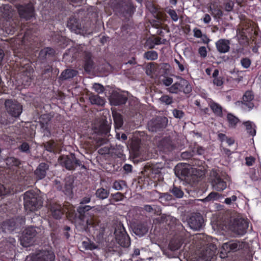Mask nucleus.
I'll list each match as a JSON object with an SVG mask.
<instances>
[{
	"label": "nucleus",
	"mask_w": 261,
	"mask_h": 261,
	"mask_svg": "<svg viewBox=\"0 0 261 261\" xmlns=\"http://www.w3.org/2000/svg\"><path fill=\"white\" fill-rule=\"evenodd\" d=\"M239 17L240 23L237 33L240 44L247 45L249 41L255 43L258 33L254 29L253 21L244 14H240Z\"/></svg>",
	"instance_id": "obj_1"
},
{
	"label": "nucleus",
	"mask_w": 261,
	"mask_h": 261,
	"mask_svg": "<svg viewBox=\"0 0 261 261\" xmlns=\"http://www.w3.org/2000/svg\"><path fill=\"white\" fill-rule=\"evenodd\" d=\"M18 41V47L13 49L15 59L18 58V56H16L15 50H18L19 51L18 55H21V57H23V55L29 56L31 54L37 51L36 49L41 45L39 38L34 34V32L30 28L26 29L23 38ZM16 42H17V40H16Z\"/></svg>",
	"instance_id": "obj_2"
},
{
	"label": "nucleus",
	"mask_w": 261,
	"mask_h": 261,
	"mask_svg": "<svg viewBox=\"0 0 261 261\" xmlns=\"http://www.w3.org/2000/svg\"><path fill=\"white\" fill-rule=\"evenodd\" d=\"M16 56L18 58L15 60V65L14 70L15 73L17 74V77H20L21 83L24 87L30 85L32 82V73L34 69L31 66L32 62L27 56V55H19L18 50H15Z\"/></svg>",
	"instance_id": "obj_3"
},
{
	"label": "nucleus",
	"mask_w": 261,
	"mask_h": 261,
	"mask_svg": "<svg viewBox=\"0 0 261 261\" xmlns=\"http://www.w3.org/2000/svg\"><path fill=\"white\" fill-rule=\"evenodd\" d=\"M161 168L155 165L146 168L143 175L139 177L138 184L142 188H151L157 186V181L159 180Z\"/></svg>",
	"instance_id": "obj_4"
},
{
	"label": "nucleus",
	"mask_w": 261,
	"mask_h": 261,
	"mask_svg": "<svg viewBox=\"0 0 261 261\" xmlns=\"http://www.w3.org/2000/svg\"><path fill=\"white\" fill-rule=\"evenodd\" d=\"M23 200L25 209L30 212L37 210L43 204L41 198L33 190H29L24 193Z\"/></svg>",
	"instance_id": "obj_5"
},
{
	"label": "nucleus",
	"mask_w": 261,
	"mask_h": 261,
	"mask_svg": "<svg viewBox=\"0 0 261 261\" xmlns=\"http://www.w3.org/2000/svg\"><path fill=\"white\" fill-rule=\"evenodd\" d=\"M92 207L90 205H80L77 208V212L79 219L83 222H85L87 226L89 227L96 228L98 226V222L90 214V210Z\"/></svg>",
	"instance_id": "obj_6"
},
{
	"label": "nucleus",
	"mask_w": 261,
	"mask_h": 261,
	"mask_svg": "<svg viewBox=\"0 0 261 261\" xmlns=\"http://www.w3.org/2000/svg\"><path fill=\"white\" fill-rule=\"evenodd\" d=\"M30 261H55L56 256L50 248L38 249L29 255Z\"/></svg>",
	"instance_id": "obj_7"
},
{
	"label": "nucleus",
	"mask_w": 261,
	"mask_h": 261,
	"mask_svg": "<svg viewBox=\"0 0 261 261\" xmlns=\"http://www.w3.org/2000/svg\"><path fill=\"white\" fill-rule=\"evenodd\" d=\"M245 242L238 240H231L222 245L221 251L220 252V257L225 258L227 257V253L230 252H236L245 247Z\"/></svg>",
	"instance_id": "obj_8"
},
{
	"label": "nucleus",
	"mask_w": 261,
	"mask_h": 261,
	"mask_svg": "<svg viewBox=\"0 0 261 261\" xmlns=\"http://www.w3.org/2000/svg\"><path fill=\"white\" fill-rule=\"evenodd\" d=\"M211 184L213 189L217 191L221 192L227 187L226 175L223 173H219L216 170H212L211 173Z\"/></svg>",
	"instance_id": "obj_9"
},
{
	"label": "nucleus",
	"mask_w": 261,
	"mask_h": 261,
	"mask_svg": "<svg viewBox=\"0 0 261 261\" xmlns=\"http://www.w3.org/2000/svg\"><path fill=\"white\" fill-rule=\"evenodd\" d=\"M117 243L122 247L127 248L130 245V239L122 225H119L115 230Z\"/></svg>",
	"instance_id": "obj_10"
},
{
	"label": "nucleus",
	"mask_w": 261,
	"mask_h": 261,
	"mask_svg": "<svg viewBox=\"0 0 261 261\" xmlns=\"http://www.w3.org/2000/svg\"><path fill=\"white\" fill-rule=\"evenodd\" d=\"M8 114L11 117L18 118L22 112V106L16 100L7 99L5 102Z\"/></svg>",
	"instance_id": "obj_11"
},
{
	"label": "nucleus",
	"mask_w": 261,
	"mask_h": 261,
	"mask_svg": "<svg viewBox=\"0 0 261 261\" xmlns=\"http://www.w3.org/2000/svg\"><path fill=\"white\" fill-rule=\"evenodd\" d=\"M169 91L172 93L182 92L185 94H189L192 91V87L187 80L180 77L178 82L174 83L169 88Z\"/></svg>",
	"instance_id": "obj_12"
},
{
	"label": "nucleus",
	"mask_w": 261,
	"mask_h": 261,
	"mask_svg": "<svg viewBox=\"0 0 261 261\" xmlns=\"http://www.w3.org/2000/svg\"><path fill=\"white\" fill-rule=\"evenodd\" d=\"M37 234L35 227L30 226L26 228L23 231L21 237V243L22 246L28 247L34 242V239Z\"/></svg>",
	"instance_id": "obj_13"
},
{
	"label": "nucleus",
	"mask_w": 261,
	"mask_h": 261,
	"mask_svg": "<svg viewBox=\"0 0 261 261\" xmlns=\"http://www.w3.org/2000/svg\"><path fill=\"white\" fill-rule=\"evenodd\" d=\"M162 223H165L171 231H181L184 229V227L179 221L176 218L170 215H164L161 217Z\"/></svg>",
	"instance_id": "obj_14"
},
{
	"label": "nucleus",
	"mask_w": 261,
	"mask_h": 261,
	"mask_svg": "<svg viewBox=\"0 0 261 261\" xmlns=\"http://www.w3.org/2000/svg\"><path fill=\"white\" fill-rule=\"evenodd\" d=\"M249 223L248 221L242 218H236L231 224L232 230L239 235L244 234L248 229Z\"/></svg>",
	"instance_id": "obj_15"
},
{
	"label": "nucleus",
	"mask_w": 261,
	"mask_h": 261,
	"mask_svg": "<svg viewBox=\"0 0 261 261\" xmlns=\"http://www.w3.org/2000/svg\"><path fill=\"white\" fill-rule=\"evenodd\" d=\"M55 50L50 47H45L40 51L38 60L41 63H47L51 61L55 56Z\"/></svg>",
	"instance_id": "obj_16"
},
{
	"label": "nucleus",
	"mask_w": 261,
	"mask_h": 261,
	"mask_svg": "<svg viewBox=\"0 0 261 261\" xmlns=\"http://www.w3.org/2000/svg\"><path fill=\"white\" fill-rule=\"evenodd\" d=\"M20 220L18 218H12L4 221L2 224L3 231L12 232L20 227Z\"/></svg>",
	"instance_id": "obj_17"
},
{
	"label": "nucleus",
	"mask_w": 261,
	"mask_h": 261,
	"mask_svg": "<svg viewBox=\"0 0 261 261\" xmlns=\"http://www.w3.org/2000/svg\"><path fill=\"white\" fill-rule=\"evenodd\" d=\"M17 10L20 18L26 20H30L34 16V8L29 5H19L17 7Z\"/></svg>",
	"instance_id": "obj_18"
},
{
	"label": "nucleus",
	"mask_w": 261,
	"mask_h": 261,
	"mask_svg": "<svg viewBox=\"0 0 261 261\" xmlns=\"http://www.w3.org/2000/svg\"><path fill=\"white\" fill-rule=\"evenodd\" d=\"M188 223L192 229L199 230L204 223L203 217L200 213H194L189 219Z\"/></svg>",
	"instance_id": "obj_19"
},
{
	"label": "nucleus",
	"mask_w": 261,
	"mask_h": 261,
	"mask_svg": "<svg viewBox=\"0 0 261 261\" xmlns=\"http://www.w3.org/2000/svg\"><path fill=\"white\" fill-rule=\"evenodd\" d=\"M175 174L182 180H189L192 175L191 171L185 166L177 165L175 167Z\"/></svg>",
	"instance_id": "obj_20"
},
{
	"label": "nucleus",
	"mask_w": 261,
	"mask_h": 261,
	"mask_svg": "<svg viewBox=\"0 0 261 261\" xmlns=\"http://www.w3.org/2000/svg\"><path fill=\"white\" fill-rule=\"evenodd\" d=\"M51 118L48 115L44 114L40 116V125L41 129L44 133V134L47 136L50 135L49 129V123Z\"/></svg>",
	"instance_id": "obj_21"
},
{
	"label": "nucleus",
	"mask_w": 261,
	"mask_h": 261,
	"mask_svg": "<svg viewBox=\"0 0 261 261\" xmlns=\"http://www.w3.org/2000/svg\"><path fill=\"white\" fill-rule=\"evenodd\" d=\"M110 100L112 105L116 106H119L125 104L127 100V97L118 92H114L111 96Z\"/></svg>",
	"instance_id": "obj_22"
},
{
	"label": "nucleus",
	"mask_w": 261,
	"mask_h": 261,
	"mask_svg": "<svg viewBox=\"0 0 261 261\" xmlns=\"http://www.w3.org/2000/svg\"><path fill=\"white\" fill-rule=\"evenodd\" d=\"M53 42L61 48H65L67 46L70 40L66 37L59 34H55L52 37Z\"/></svg>",
	"instance_id": "obj_23"
},
{
	"label": "nucleus",
	"mask_w": 261,
	"mask_h": 261,
	"mask_svg": "<svg viewBox=\"0 0 261 261\" xmlns=\"http://www.w3.org/2000/svg\"><path fill=\"white\" fill-rule=\"evenodd\" d=\"M49 166L47 164L41 163L35 170L34 174L37 180L43 179L46 175V171L48 170Z\"/></svg>",
	"instance_id": "obj_24"
},
{
	"label": "nucleus",
	"mask_w": 261,
	"mask_h": 261,
	"mask_svg": "<svg viewBox=\"0 0 261 261\" xmlns=\"http://www.w3.org/2000/svg\"><path fill=\"white\" fill-rule=\"evenodd\" d=\"M208 106L216 117L222 118L224 116L223 113H227L226 110H224L220 104L214 101H210Z\"/></svg>",
	"instance_id": "obj_25"
},
{
	"label": "nucleus",
	"mask_w": 261,
	"mask_h": 261,
	"mask_svg": "<svg viewBox=\"0 0 261 261\" xmlns=\"http://www.w3.org/2000/svg\"><path fill=\"white\" fill-rule=\"evenodd\" d=\"M230 41L225 39H220L216 42L217 50L220 53H226L230 50Z\"/></svg>",
	"instance_id": "obj_26"
},
{
	"label": "nucleus",
	"mask_w": 261,
	"mask_h": 261,
	"mask_svg": "<svg viewBox=\"0 0 261 261\" xmlns=\"http://www.w3.org/2000/svg\"><path fill=\"white\" fill-rule=\"evenodd\" d=\"M73 154L70 156H61L59 158L60 163L69 170H74Z\"/></svg>",
	"instance_id": "obj_27"
},
{
	"label": "nucleus",
	"mask_w": 261,
	"mask_h": 261,
	"mask_svg": "<svg viewBox=\"0 0 261 261\" xmlns=\"http://www.w3.org/2000/svg\"><path fill=\"white\" fill-rule=\"evenodd\" d=\"M159 146L165 152H169L174 148V145L170 137H165L160 142Z\"/></svg>",
	"instance_id": "obj_28"
},
{
	"label": "nucleus",
	"mask_w": 261,
	"mask_h": 261,
	"mask_svg": "<svg viewBox=\"0 0 261 261\" xmlns=\"http://www.w3.org/2000/svg\"><path fill=\"white\" fill-rule=\"evenodd\" d=\"M50 211L53 217L56 219L61 218L64 214L63 208L61 204L53 203L50 205Z\"/></svg>",
	"instance_id": "obj_29"
},
{
	"label": "nucleus",
	"mask_w": 261,
	"mask_h": 261,
	"mask_svg": "<svg viewBox=\"0 0 261 261\" xmlns=\"http://www.w3.org/2000/svg\"><path fill=\"white\" fill-rule=\"evenodd\" d=\"M55 184L58 190H62L66 195H70L72 193L73 183L70 181H66L63 188L61 182L59 180H55Z\"/></svg>",
	"instance_id": "obj_30"
},
{
	"label": "nucleus",
	"mask_w": 261,
	"mask_h": 261,
	"mask_svg": "<svg viewBox=\"0 0 261 261\" xmlns=\"http://www.w3.org/2000/svg\"><path fill=\"white\" fill-rule=\"evenodd\" d=\"M254 99V95L251 91H247L244 93L243 97L244 105L247 107L249 110L252 109L254 105L252 100Z\"/></svg>",
	"instance_id": "obj_31"
},
{
	"label": "nucleus",
	"mask_w": 261,
	"mask_h": 261,
	"mask_svg": "<svg viewBox=\"0 0 261 261\" xmlns=\"http://www.w3.org/2000/svg\"><path fill=\"white\" fill-rule=\"evenodd\" d=\"M44 147L47 151L50 152L55 153L60 150V146L54 140H50L44 143Z\"/></svg>",
	"instance_id": "obj_32"
},
{
	"label": "nucleus",
	"mask_w": 261,
	"mask_h": 261,
	"mask_svg": "<svg viewBox=\"0 0 261 261\" xmlns=\"http://www.w3.org/2000/svg\"><path fill=\"white\" fill-rule=\"evenodd\" d=\"M93 61L90 53H86L84 55V69L86 72H90L93 69Z\"/></svg>",
	"instance_id": "obj_33"
},
{
	"label": "nucleus",
	"mask_w": 261,
	"mask_h": 261,
	"mask_svg": "<svg viewBox=\"0 0 261 261\" xmlns=\"http://www.w3.org/2000/svg\"><path fill=\"white\" fill-rule=\"evenodd\" d=\"M110 129L111 126L106 120L101 123L98 127L95 128V132L99 135H107L110 133Z\"/></svg>",
	"instance_id": "obj_34"
},
{
	"label": "nucleus",
	"mask_w": 261,
	"mask_h": 261,
	"mask_svg": "<svg viewBox=\"0 0 261 261\" xmlns=\"http://www.w3.org/2000/svg\"><path fill=\"white\" fill-rule=\"evenodd\" d=\"M183 243L182 239L179 237H174L170 240L169 244V247L172 251L178 250Z\"/></svg>",
	"instance_id": "obj_35"
},
{
	"label": "nucleus",
	"mask_w": 261,
	"mask_h": 261,
	"mask_svg": "<svg viewBox=\"0 0 261 261\" xmlns=\"http://www.w3.org/2000/svg\"><path fill=\"white\" fill-rule=\"evenodd\" d=\"M67 27L72 31H76L81 30V25L79 20L73 16L70 17L67 23Z\"/></svg>",
	"instance_id": "obj_36"
},
{
	"label": "nucleus",
	"mask_w": 261,
	"mask_h": 261,
	"mask_svg": "<svg viewBox=\"0 0 261 261\" xmlns=\"http://www.w3.org/2000/svg\"><path fill=\"white\" fill-rule=\"evenodd\" d=\"M226 120L228 123V126L231 128H236L237 124L240 122V119L231 113H228L226 116Z\"/></svg>",
	"instance_id": "obj_37"
},
{
	"label": "nucleus",
	"mask_w": 261,
	"mask_h": 261,
	"mask_svg": "<svg viewBox=\"0 0 261 261\" xmlns=\"http://www.w3.org/2000/svg\"><path fill=\"white\" fill-rule=\"evenodd\" d=\"M179 60L177 59H174V62L178 66V69L180 72L184 73L185 72H188L189 65L186 63L185 60L179 56Z\"/></svg>",
	"instance_id": "obj_38"
},
{
	"label": "nucleus",
	"mask_w": 261,
	"mask_h": 261,
	"mask_svg": "<svg viewBox=\"0 0 261 261\" xmlns=\"http://www.w3.org/2000/svg\"><path fill=\"white\" fill-rule=\"evenodd\" d=\"M77 71L74 69H66L64 70L59 77L60 80H66L72 79L77 74Z\"/></svg>",
	"instance_id": "obj_39"
},
{
	"label": "nucleus",
	"mask_w": 261,
	"mask_h": 261,
	"mask_svg": "<svg viewBox=\"0 0 261 261\" xmlns=\"http://www.w3.org/2000/svg\"><path fill=\"white\" fill-rule=\"evenodd\" d=\"M136 7L131 2L127 3L124 7V13L126 16L132 17L136 11Z\"/></svg>",
	"instance_id": "obj_40"
},
{
	"label": "nucleus",
	"mask_w": 261,
	"mask_h": 261,
	"mask_svg": "<svg viewBox=\"0 0 261 261\" xmlns=\"http://www.w3.org/2000/svg\"><path fill=\"white\" fill-rule=\"evenodd\" d=\"M89 100L92 105L103 106L105 103V100L98 95L92 94L89 96Z\"/></svg>",
	"instance_id": "obj_41"
},
{
	"label": "nucleus",
	"mask_w": 261,
	"mask_h": 261,
	"mask_svg": "<svg viewBox=\"0 0 261 261\" xmlns=\"http://www.w3.org/2000/svg\"><path fill=\"white\" fill-rule=\"evenodd\" d=\"M151 194L154 195L156 198L161 199L162 200L164 199L165 201H169L172 199V195L168 193H161L156 190H153L151 192Z\"/></svg>",
	"instance_id": "obj_42"
},
{
	"label": "nucleus",
	"mask_w": 261,
	"mask_h": 261,
	"mask_svg": "<svg viewBox=\"0 0 261 261\" xmlns=\"http://www.w3.org/2000/svg\"><path fill=\"white\" fill-rule=\"evenodd\" d=\"M109 190L103 188L98 189L95 192V195L96 197L100 200L107 198L109 195Z\"/></svg>",
	"instance_id": "obj_43"
},
{
	"label": "nucleus",
	"mask_w": 261,
	"mask_h": 261,
	"mask_svg": "<svg viewBox=\"0 0 261 261\" xmlns=\"http://www.w3.org/2000/svg\"><path fill=\"white\" fill-rule=\"evenodd\" d=\"M148 228L144 224H140L137 225L135 228V233L139 236H142L148 232Z\"/></svg>",
	"instance_id": "obj_44"
},
{
	"label": "nucleus",
	"mask_w": 261,
	"mask_h": 261,
	"mask_svg": "<svg viewBox=\"0 0 261 261\" xmlns=\"http://www.w3.org/2000/svg\"><path fill=\"white\" fill-rule=\"evenodd\" d=\"M169 191L176 198H180L183 197L184 192L179 187L173 185V187L169 190Z\"/></svg>",
	"instance_id": "obj_45"
},
{
	"label": "nucleus",
	"mask_w": 261,
	"mask_h": 261,
	"mask_svg": "<svg viewBox=\"0 0 261 261\" xmlns=\"http://www.w3.org/2000/svg\"><path fill=\"white\" fill-rule=\"evenodd\" d=\"M20 26L19 24L16 22L10 23L9 26L6 27V32L8 34L13 35L19 29Z\"/></svg>",
	"instance_id": "obj_46"
},
{
	"label": "nucleus",
	"mask_w": 261,
	"mask_h": 261,
	"mask_svg": "<svg viewBox=\"0 0 261 261\" xmlns=\"http://www.w3.org/2000/svg\"><path fill=\"white\" fill-rule=\"evenodd\" d=\"M141 140L139 139L132 140L130 143V147L136 154H138L140 151Z\"/></svg>",
	"instance_id": "obj_47"
},
{
	"label": "nucleus",
	"mask_w": 261,
	"mask_h": 261,
	"mask_svg": "<svg viewBox=\"0 0 261 261\" xmlns=\"http://www.w3.org/2000/svg\"><path fill=\"white\" fill-rule=\"evenodd\" d=\"M113 117L116 127L117 128L121 127L123 124V118L121 115L117 113H115L114 114L113 113Z\"/></svg>",
	"instance_id": "obj_48"
},
{
	"label": "nucleus",
	"mask_w": 261,
	"mask_h": 261,
	"mask_svg": "<svg viewBox=\"0 0 261 261\" xmlns=\"http://www.w3.org/2000/svg\"><path fill=\"white\" fill-rule=\"evenodd\" d=\"M166 126L165 120L160 119L153 122V128H152V131L159 130L160 129L165 127Z\"/></svg>",
	"instance_id": "obj_49"
},
{
	"label": "nucleus",
	"mask_w": 261,
	"mask_h": 261,
	"mask_svg": "<svg viewBox=\"0 0 261 261\" xmlns=\"http://www.w3.org/2000/svg\"><path fill=\"white\" fill-rule=\"evenodd\" d=\"M245 126L247 133L252 136L256 134V130L253 127V124L251 121H248L243 123Z\"/></svg>",
	"instance_id": "obj_50"
},
{
	"label": "nucleus",
	"mask_w": 261,
	"mask_h": 261,
	"mask_svg": "<svg viewBox=\"0 0 261 261\" xmlns=\"http://www.w3.org/2000/svg\"><path fill=\"white\" fill-rule=\"evenodd\" d=\"M144 57L148 60H155L158 58V54L156 51H147L144 53Z\"/></svg>",
	"instance_id": "obj_51"
},
{
	"label": "nucleus",
	"mask_w": 261,
	"mask_h": 261,
	"mask_svg": "<svg viewBox=\"0 0 261 261\" xmlns=\"http://www.w3.org/2000/svg\"><path fill=\"white\" fill-rule=\"evenodd\" d=\"M12 8L11 6L7 4L3 5L1 7V11L6 17H9L12 14Z\"/></svg>",
	"instance_id": "obj_52"
},
{
	"label": "nucleus",
	"mask_w": 261,
	"mask_h": 261,
	"mask_svg": "<svg viewBox=\"0 0 261 261\" xmlns=\"http://www.w3.org/2000/svg\"><path fill=\"white\" fill-rule=\"evenodd\" d=\"M160 101L162 103L169 105L173 103V98L168 95H163L160 98Z\"/></svg>",
	"instance_id": "obj_53"
},
{
	"label": "nucleus",
	"mask_w": 261,
	"mask_h": 261,
	"mask_svg": "<svg viewBox=\"0 0 261 261\" xmlns=\"http://www.w3.org/2000/svg\"><path fill=\"white\" fill-rule=\"evenodd\" d=\"M126 186L125 182L123 180H116L114 182L113 188L116 190H122Z\"/></svg>",
	"instance_id": "obj_54"
},
{
	"label": "nucleus",
	"mask_w": 261,
	"mask_h": 261,
	"mask_svg": "<svg viewBox=\"0 0 261 261\" xmlns=\"http://www.w3.org/2000/svg\"><path fill=\"white\" fill-rule=\"evenodd\" d=\"M111 196L112 199L115 202L122 201L125 197L123 194L119 192L116 193L111 194Z\"/></svg>",
	"instance_id": "obj_55"
},
{
	"label": "nucleus",
	"mask_w": 261,
	"mask_h": 261,
	"mask_svg": "<svg viewBox=\"0 0 261 261\" xmlns=\"http://www.w3.org/2000/svg\"><path fill=\"white\" fill-rule=\"evenodd\" d=\"M157 19L152 20L150 23L152 27L155 29L163 28V23L160 19V16L156 17Z\"/></svg>",
	"instance_id": "obj_56"
},
{
	"label": "nucleus",
	"mask_w": 261,
	"mask_h": 261,
	"mask_svg": "<svg viewBox=\"0 0 261 261\" xmlns=\"http://www.w3.org/2000/svg\"><path fill=\"white\" fill-rule=\"evenodd\" d=\"M7 164H9L12 166L18 167L20 164L21 162L19 160L14 157H11L7 159Z\"/></svg>",
	"instance_id": "obj_57"
},
{
	"label": "nucleus",
	"mask_w": 261,
	"mask_h": 261,
	"mask_svg": "<svg viewBox=\"0 0 261 261\" xmlns=\"http://www.w3.org/2000/svg\"><path fill=\"white\" fill-rule=\"evenodd\" d=\"M240 63L243 68L247 69L250 66L251 61L249 58L245 57L241 59Z\"/></svg>",
	"instance_id": "obj_58"
},
{
	"label": "nucleus",
	"mask_w": 261,
	"mask_h": 261,
	"mask_svg": "<svg viewBox=\"0 0 261 261\" xmlns=\"http://www.w3.org/2000/svg\"><path fill=\"white\" fill-rule=\"evenodd\" d=\"M219 194L215 192H211L204 199L206 201H213L217 198Z\"/></svg>",
	"instance_id": "obj_59"
},
{
	"label": "nucleus",
	"mask_w": 261,
	"mask_h": 261,
	"mask_svg": "<svg viewBox=\"0 0 261 261\" xmlns=\"http://www.w3.org/2000/svg\"><path fill=\"white\" fill-rule=\"evenodd\" d=\"M83 244L85 249L87 250H93L97 248V245H96L93 242L84 241L83 242Z\"/></svg>",
	"instance_id": "obj_60"
},
{
	"label": "nucleus",
	"mask_w": 261,
	"mask_h": 261,
	"mask_svg": "<svg viewBox=\"0 0 261 261\" xmlns=\"http://www.w3.org/2000/svg\"><path fill=\"white\" fill-rule=\"evenodd\" d=\"M19 149L23 152L29 153L30 152V146L27 142H23L20 146L18 147Z\"/></svg>",
	"instance_id": "obj_61"
},
{
	"label": "nucleus",
	"mask_w": 261,
	"mask_h": 261,
	"mask_svg": "<svg viewBox=\"0 0 261 261\" xmlns=\"http://www.w3.org/2000/svg\"><path fill=\"white\" fill-rule=\"evenodd\" d=\"M172 114L175 118L178 119L182 118L185 115V113L182 111L176 109L173 110Z\"/></svg>",
	"instance_id": "obj_62"
},
{
	"label": "nucleus",
	"mask_w": 261,
	"mask_h": 261,
	"mask_svg": "<svg viewBox=\"0 0 261 261\" xmlns=\"http://www.w3.org/2000/svg\"><path fill=\"white\" fill-rule=\"evenodd\" d=\"M167 13L170 15L171 18L173 21L176 22L178 20V17L176 11L174 10L169 9L167 11Z\"/></svg>",
	"instance_id": "obj_63"
},
{
	"label": "nucleus",
	"mask_w": 261,
	"mask_h": 261,
	"mask_svg": "<svg viewBox=\"0 0 261 261\" xmlns=\"http://www.w3.org/2000/svg\"><path fill=\"white\" fill-rule=\"evenodd\" d=\"M212 14L214 17L217 18H221L223 15L222 11L220 9H215L212 10Z\"/></svg>",
	"instance_id": "obj_64"
}]
</instances>
